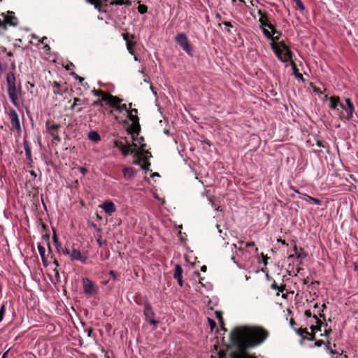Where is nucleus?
Listing matches in <instances>:
<instances>
[{"label":"nucleus","mask_w":358,"mask_h":358,"mask_svg":"<svg viewBox=\"0 0 358 358\" xmlns=\"http://www.w3.org/2000/svg\"><path fill=\"white\" fill-rule=\"evenodd\" d=\"M53 263L55 265V268H54V271L55 273V276L57 278H59V273L57 270V267L59 266V262L56 259H55Z\"/></svg>","instance_id":"45"},{"label":"nucleus","mask_w":358,"mask_h":358,"mask_svg":"<svg viewBox=\"0 0 358 358\" xmlns=\"http://www.w3.org/2000/svg\"><path fill=\"white\" fill-rule=\"evenodd\" d=\"M296 333L301 337V341L308 340V341H314L315 340V336L314 332H309L307 328H299L294 329ZM302 341H301V343Z\"/></svg>","instance_id":"12"},{"label":"nucleus","mask_w":358,"mask_h":358,"mask_svg":"<svg viewBox=\"0 0 358 358\" xmlns=\"http://www.w3.org/2000/svg\"><path fill=\"white\" fill-rule=\"evenodd\" d=\"M108 0H86V1L94 6V8L99 11V12H106L105 7H106L108 5L106 2Z\"/></svg>","instance_id":"16"},{"label":"nucleus","mask_w":358,"mask_h":358,"mask_svg":"<svg viewBox=\"0 0 358 358\" xmlns=\"http://www.w3.org/2000/svg\"><path fill=\"white\" fill-rule=\"evenodd\" d=\"M71 250H69L66 248L62 250V252L64 255H69V256L71 255Z\"/></svg>","instance_id":"59"},{"label":"nucleus","mask_w":358,"mask_h":358,"mask_svg":"<svg viewBox=\"0 0 358 358\" xmlns=\"http://www.w3.org/2000/svg\"><path fill=\"white\" fill-rule=\"evenodd\" d=\"M285 284L282 281V282L278 286V292L277 293V296H279V292L283 293V292L285 290Z\"/></svg>","instance_id":"48"},{"label":"nucleus","mask_w":358,"mask_h":358,"mask_svg":"<svg viewBox=\"0 0 358 358\" xmlns=\"http://www.w3.org/2000/svg\"><path fill=\"white\" fill-rule=\"evenodd\" d=\"M26 88L29 92H30L31 94H33L34 92L33 91V89L34 88V85L31 83V82L28 81L26 83Z\"/></svg>","instance_id":"42"},{"label":"nucleus","mask_w":358,"mask_h":358,"mask_svg":"<svg viewBox=\"0 0 358 358\" xmlns=\"http://www.w3.org/2000/svg\"><path fill=\"white\" fill-rule=\"evenodd\" d=\"M208 322L211 330L213 331L216 327V322L210 317H208Z\"/></svg>","instance_id":"46"},{"label":"nucleus","mask_w":358,"mask_h":358,"mask_svg":"<svg viewBox=\"0 0 358 358\" xmlns=\"http://www.w3.org/2000/svg\"><path fill=\"white\" fill-rule=\"evenodd\" d=\"M136 141H133V143H132L131 144H130V145H131V148L132 150H136V148H137V146H138V145H137V143H136Z\"/></svg>","instance_id":"62"},{"label":"nucleus","mask_w":358,"mask_h":358,"mask_svg":"<svg viewBox=\"0 0 358 358\" xmlns=\"http://www.w3.org/2000/svg\"><path fill=\"white\" fill-rule=\"evenodd\" d=\"M326 350L329 352L330 354L334 355V354H338L336 350H333L330 346V341L328 339L327 343L326 345Z\"/></svg>","instance_id":"43"},{"label":"nucleus","mask_w":358,"mask_h":358,"mask_svg":"<svg viewBox=\"0 0 358 358\" xmlns=\"http://www.w3.org/2000/svg\"><path fill=\"white\" fill-rule=\"evenodd\" d=\"M294 1L296 3L297 7L300 9V10L303 11L305 10V6H304L303 2L301 1V0H294Z\"/></svg>","instance_id":"44"},{"label":"nucleus","mask_w":358,"mask_h":358,"mask_svg":"<svg viewBox=\"0 0 358 358\" xmlns=\"http://www.w3.org/2000/svg\"><path fill=\"white\" fill-rule=\"evenodd\" d=\"M83 292L88 296H95L99 293V287L87 278L82 279Z\"/></svg>","instance_id":"5"},{"label":"nucleus","mask_w":358,"mask_h":358,"mask_svg":"<svg viewBox=\"0 0 358 358\" xmlns=\"http://www.w3.org/2000/svg\"><path fill=\"white\" fill-rule=\"evenodd\" d=\"M323 312H324V311H323V309H321V310L320 309V310L317 311V313H318L319 317H320V318H322L323 320H324V321H325V320H326V319H325V315H324V314L323 313Z\"/></svg>","instance_id":"54"},{"label":"nucleus","mask_w":358,"mask_h":358,"mask_svg":"<svg viewBox=\"0 0 358 358\" xmlns=\"http://www.w3.org/2000/svg\"><path fill=\"white\" fill-rule=\"evenodd\" d=\"M128 113V118L130 121H131L133 123L135 124V126L136 127V124L138 127H139V118L137 116L138 110L136 108L130 109L127 112Z\"/></svg>","instance_id":"19"},{"label":"nucleus","mask_w":358,"mask_h":358,"mask_svg":"<svg viewBox=\"0 0 358 358\" xmlns=\"http://www.w3.org/2000/svg\"><path fill=\"white\" fill-rule=\"evenodd\" d=\"M77 106H78V104L77 103L75 102V99H73V104L71 106V110H76L77 109Z\"/></svg>","instance_id":"61"},{"label":"nucleus","mask_w":358,"mask_h":358,"mask_svg":"<svg viewBox=\"0 0 358 358\" xmlns=\"http://www.w3.org/2000/svg\"><path fill=\"white\" fill-rule=\"evenodd\" d=\"M262 257V259H263V262H264V264L266 266L267 265V260H268V257L267 255H264V253H262L261 254Z\"/></svg>","instance_id":"56"},{"label":"nucleus","mask_w":358,"mask_h":358,"mask_svg":"<svg viewBox=\"0 0 358 358\" xmlns=\"http://www.w3.org/2000/svg\"><path fill=\"white\" fill-rule=\"evenodd\" d=\"M43 48L45 50V52H50L51 49L50 45L48 44H45Z\"/></svg>","instance_id":"64"},{"label":"nucleus","mask_w":358,"mask_h":358,"mask_svg":"<svg viewBox=\"0 0 358 358\" xmlns=\"http://www.w3.org/2000/svg\"><path fill=\"white\" fill-rule=\"evenodd\" d=\"M324 344V342L322 340H317L312 347H321Z\"/></svg>","instance_id":"51"},{"label":"nucleus","mask_w":358,"mask_h":358,"mask_svg":"<svg viewBox=\"0 0 358 358\" xmlns=\"http://www.w3.org/2000/svg\"><path fill=\"white\" fill-rule=\"evenodd\" d=\"M329 107L334 110L338 109V107L344 108V104L341 102L338 96H334L329 98Z\"/></svg>","instance_id":"18"},{"label":"nucleus","mask_w":358,"mask_h":358,"mask_svg":"<svg viewBox=\"0 0 358 358\" xmlns=\"http://www.w3.org/2000/svg\"><path fill=\"white\" fill-rule=\"evenodd\" d=\"M308 254L303 251V249L300 248V252L296 255V258L303 259Z\"/></svg>","instance_id":"38"},{"label":"nucleus","mask_w":358,"mask_h":358,"mask_svg":"<svg viewBox=\"0 0 358 358\" xmlns=\"http://www.w3.org/2000/svg\"><path fill=\"white\" fill-rule=\"evenodd\" d=\"M143 315L150 324L157 326L159 324V321L155 320V313L149 301L144 303Z\"/></svg>","instance_id":"7"},{"label":"nucleus","mask_w":358,"mask_h":358,"mask_svg":"<svg viewBox=\"0 0 358 358\" xmlns=\"http://www.w3.org/2000/svg\"><path fill=\"white\" fill-rule=\"evenodd\" d=\"M182 272H183V270H182V268L181 267V266L179 264H176L175 266V268H174L173 278L176 280L178 279V278H182Z\"/></svg>","instance_id":"27"},{"label":"nucleus","mask_w":358,"mask_h":358,"mask_svg":"<svg viewBox=\"0 0 358 358\" xmlns=\"http://www.w3.org/2000/svg\"><path fill=\"white\" fill-rule=\"evenodd\" d=\"M74 78L76 80H79V82L82 84V83L84 81V78L77 74L74 73Z\"/></svg>","instance_id":"55"},{"label":"nucleus","mask_w":358,"mask_h":358,"mask_svg":"<svg viewBox=\"0 0 358 358\" xmlns=\"http://www.w3.org/2000/svg\"><path fill=\"white\" fill-rule=\"evenodd\" d=\"M138 11L141 13V14H144L145 13H147L148 11V7L147 6L144 5V4H140L138 8Z\"/></svg>","instance_id":"37"},{"label":"nucleus","mask_w":358,"mask_h":358,"mask_svg":"<svg viewBox=\"0 0 358 358\" xmlns=\"http://www.w3.org/2000/svg\"><path fill=\"white\" fill-rule=\"evenodd\" d=\"M292 57H293V55ZM288 61H290V65L293 71V74L295 76L296 78L304 80L302 74L299 71L296 63L292 60V57H291V59Z\"/></svg>","instance_id":"23"},{"label":"nucleus","mask_w":358,"mask_h":358,"mask_svg":"<svg viewBox=\"0 0 358 358\" xmlns=\"http://www.w3.org/2000/svg\"><path fill=\"white\" fill-rule=\"evenodd\" d=\"M261 27L266 37L272 40L271 46L278 59L282 62H288L293 53L284 41H278V36H274L277 33L275 26L269 21L262 24Z\"/></svg>","instance_id":"2"},{"label":"nucleus","mask_w":358,"mask_h":358,"mask_svg":"<svg viewBox=\"0 0 358 358\" xmlns=\"http://www.w3.org/2000/svg\"><path fill=\"white\" fill-rule=\"evenodd\" d=\"M23 146L28 163L30 164L33 162L30 143L27 141L24 140L23 142Z\"/></svg>","instance_id":"20"},{"label":"nucleus","mask_w":358,"mask_h":358,"mask_svg":"<svg viewBox=\"0 0 358 358\" xmlns=\"http://www.w3.org/2000/svg\"><path fill=\"white\" fill-rule=\"evenodd\" d=\"M240 245H243V244H245V247L247 248H249V247H255V244L254 242H249V243H244L243 241H240L238 243Z\"/></svg>","instance_id":"52"},{"label":"nucleus","mask_w":358,"mask_h":358,"mask_svg":"<svg viewBox=\"0 0 358 358\" xmlns=\"http://www.w3.org/2000/svg\"><path fill=\"white\" fill-rule=\"evenodd\" d=\"M116 110L119 112V113H122L123 110H127L128 112V108H127V105L124 103V104H120L119 103L118 104V106L117 107Z\"/></svg>","instance_id":"41"},{"label":"nucleus","mask_w":358,"mask_h":358,"mask_svg":"<svg viewBox=\"0 0 358 358\" xmlns=\"http://www.w3.org/2000/svg\"><path fill=\"white\" fill-rule=\"evenodd\" d=\"M102 101H103L101 100V99L100 100H96V101H93L92 105L94 107H96V106H101V107H102L103 106Z\"/></svg>","instance_id":"49"},{"label":"nucleus","mask_w":358,"mask_h":358,"mask_svg":"<svg viewBox=\"0 0 358 358\" xmlns=\"http://www.w3.org/2000/svg\"><path fill=\"white\" fill-rule=\"evenodd\" d=\"M92 93L96 96H99L101 97V100L103 101V98L108 94V93L105 92L104 91L101 90H96V89H94L92 91Z\"/></svg>","instance_id":"35"},{"label":"nucleus","mask_w":358,"mask_h":358,"mask_svg":"<svg viewBox=\"0 0 358 358\" xmlns=\"http://www.w3.org/2000/svg\"><path fill=\"white\" fill-rule=\"evenodd\" d=\"M123 39L126 41L127 49L131 55H135V47L136 42L134 41L136 36L134 34H129V33L122 34ZM135 60H137V57L134 56Z\"/></svg>","instance_id":"9"},{"label":"nucleus","mask_w":358,"mask_h":358,"mask_svg":"<svg viewBox=\"0 0 358 358\" xmlns=\"http://www.w3.org/2000/svg\"><path fill=\"white\" fill-rule=\"evenodd\" d=\"M1 16L4 17L5 29H7L8 25L15 27L18 24V20L13 12L8 11L7 14L1 13Z\"/></svg>","instance_id":"11"},{"label":"nucleus","mask_w":358,"mask_h":358,"mask_svg":"<svg viewBox=\"0 0 358 358\" xmlns=\"http://www.w3.org/2000/svg\"><path fill=\"white\" fill-rule=\"evenodd\" d=\"M141 131V125L139 124V127L136 125V127L135 126V124L132 122V124L127 129V132L129 134H131L134 136V134L138 135Z\"/></svg>","instance_id":"26"},{"label":"nucleus","mask_w":358,"mask_h":358,"mask_svg":"<svg viewBox=\"0 0 358 358\" xmlns=\"http://www.w3.org/2000/svg\"><path fill=\"white\" fill-rule=\"evenodd\" d=\"M176 42L189 56H193V48L190 44L187 36L184 33L178 34L176 36Z\"/></svg>","instance_id":"4"},{"label":"nucleus","mask_w":358,"mask_h":358,"mask_svg":"<svg viewBox=\"0 0 358 358\" xmlns=\"http://www.w3.org/2000/svg\"><path fill=\"white\" fill-rule=\"evenodd\" d=\"M150 165H151V164L149 162V160H143L142 164H141V167L142 169H143L145 171H147L150 170Z\"/></svg>","instance_id":"36"},{"label":"nucleus","mask_w":358,"mask_h":358,"mask_svg":"<svg viewBox=\"0 0 358 358\" xmlns=\"http://www.w3.org/2000/svg\"><path fill=\"white\" fill-rule=\"evenodd\" d=\"M110 4L131 6V1L130 0H111Z\"/></svg>","instance_id":"34"},{"label":"nucleus","mask_w":358,"mask_h":358,"mask_svg":"<svg viewBox=\"0 0 358 358\" xmlns=\"http://www.w3.org/2000/svg\"><path fill=\"white\" fill-rule=\"evenodd\" d=\"M99 208H102L108 215H111L116 211V207L111 201L103 202L101 205H99Z\"/></svg>","instance_id":"17"},{"label":"nucleus","mask_w":358,"mask_h":358,"mask_svg":"<svg viewBox=\"0 0 358 358\" xmlns=\"http://www.w3.org/2000/svg\"><path fill=\"white\" fill-rule=\"evenodd\" d=\"M132 138H133L134 141H137L140 144V145H141V144H145L144 143L145 140H144V138L143 136H141L140 138L132 136Z\"/></svg>","instance_id":"47"},{"label":"nucleus","mask_w":358,"mask_h":358,"mask_svg":"<svg viewBox=\"0 0 358 358\" xmlns=\"http://www.w3.org/2000/svg\"><path fill=\"white\" fill-rule=\"evenodd\" d=\"M303 197L302 199L303 200H306V201H313L314 203H315L316 205H321L322 203V201L319 199H317V198H315V197H312L306 194H303Z\"/></svg>","instance_id":"28"},{"label":"nucleus","mask_w":358,"mask_h":358,"mask_svg":"<svg viewBox=\"0 0 358 358\" xmlns=\"http://www.w3.org/2000/svg\"><path fill=\"white\" fill-rule=\"evenodd\" d=\"M52 92L55 95H62L63 94V92H62V86L59 83H58L57 81H54L52 83Z\"/></svg>","instance_id":"24"},{"label":"nucleus","mask_w":358,"mask_h":358,"mask_svg":"<svg viewBox=\"0 0 358 358\" xmlns=\"http://www.w3.org/2000/svg\"><path fill=\"white\" fill-rule=\"evenodd\" d=\"M9 117L10 118V123H11L12 127L20 132L21 127H20L18 115L14 109L10 110Z\"/></svg>","instance_id":"14"},{"label":"nucleus","mask_w":358,"mask_h":358,"mask_svg":"<svg viewBox=\"0 0 358 358\" xmlns=\"http://www.w3.org/2000/svg\"><path fill=\"white\" fill-rule=\"evenodd\" d=\"M215 315H216L217 319L219 320V322L220 324L222 329L224 330V331H227V330L224 327V319L222 317V313L221 311H216Z\"/></svg>","instance_id":"33"},{"label":"nucleus","mask_w":358,"mask_h":358,"mask_svg":"<svg viewBox=\"0 0 358 358\" xmlns=\"http://www.w3.org/2000/svg\"><path fill=\"white\" fill-rule=\"evenodd\" d=\"M86 331H87V336L89 337H91L92 334L93 329L92 328H89V329H86Z\"/></svg>","instance_id":"63"},{"label":"nucleus","mask_w":358,"mask_h":358,"mask_svg":"<svg viewBox=\"0 0 358 358\" xmlns=\"http://www.w3.org/2000/svg\"><path fill=\"white\" fill-rule=\"evenodd\" d=\"M278 286L279 285L275 282V281H273V282L271 285V288L272 289L278 290Z\"/></svg>","instance_id":"58"},{"label":"nucleus","mask_w":358,"mask_h":358,"mask_svg":"<svg viewBox=\"0 0 358 358\" xmlns=\"http://www.w3.org/2000/svg\"><path fill=\"white\" fill-rule=\"evenodd\" d=\"M269 335V331L262 326L236 327L230 334L229 352L220 351L219 358H258L248 350L263 344Z\"/></svg>","instance_id":"1"},{"label":"nucleus","mask_w":358,"mask_h":358,"mask_svg":"<svg viewBox=\"0 0 358 358\" xmlns=\"http://www.w3.org/2000/svg\"><path fill=\"white\" fill-rule=\"evenodd\" d=\"M88 138L92 141H99L101 140L100 135L95 131H91L88 133Z\"/></svg>","instance_id":"32"},{"label":"nucleus","mask_w":358,"mask_h":358,"mask_svg":"<svg viewBox=\"0 0 358 358\" xmlns=\"http://www.w3.org/2000/svg\"><path fill=\"white\" fill-rule=\"evenodd\" d=\"M6 308L5 306L3 305L0 308V322L3 320L4 314H5Z\"/></svg>","instance_id":"50"},{"label":"nucleus","mask_w":358,"mask_h":358,"mask_svg":"<svg viewBox=\"0 0 358 358\" xmlns=\"http://www.w3.org/2000/svg\"><path fill=\"white\" fill-rule=\"evenodd\" d=\"M134 156L136 157V159L134 162V164L136 165L141 166V164L143 161V157L142 154H140L137 150H134V152L133 153Z\"/></svg>","instance_id":"31"},{"label":"nucleus","mask_w":358,"mask_h":358,"mask_svg":"<svg viewBox=\"0 0 358 358\" xmlns=\"http://www.w3.org/2000/svg\"><path fill=\"white\" fill-rule=\"evenodd\" d=\"M109 274L114 280H116L119 276L118 273L113 270L110 271Z\"/></svg>","instance_id":"53"},{"label":"nucleus","mask_w":358,"mask_h":358,"mask_svg":"<svg viewBox=\"0 0 358 358\" xmlns=\"http://www.w3.org/2000/svg\"><path fill=\"white\" fill-rule=\"evenodd\" d=\"M45 127L47 129V131L50 134V136L52 137L54 141H56L57 142L61 141V138L58 134L59 129H60L61 126L59 124L55 123L53 121L48 120L45 122Z\"/></svg>","instance_id":"8"},{"label":"nucleus","mask_w":358,"mask_h":358,"mask_svg":"<svg viewBox=\"0 0 358 358\" xmlns=\"http://www.w3.org/2000/svg\"><path fill=\"white\" fill-rule=\"evenodd\" d=\"M316 145L320 148H326V145H324L323 142L320 140L317 141Z\"/></svg>","instance_id":"57"},{"label":"nucleus","mask_w":358,"mask_h":358,"mask_svg":"<svg viewBox=\"0 0 358 358\" xmlns=\"http://www.w3.org/2000/svg\"><path fill=\"white\" fill-rule=\"evenodd\" d=\"M114 146L120 150L123 156H127L134 152V150L131 148V145L128 143L126 137L122 138V140H115Z\"/></svg>","instance_id":"6"},{"label":"nucleus","mask_w":358,"mask_h":358,"mask_svg":"<svg viewBox=\"0 0 358 358\" xmlns=\"http://www.w3.org/2000/svg\"><path fill=\"white\" fill-rule=\"evenodd\" d=\"M15 76L13 73L9 72L6 75L7 91L10 101L15 106H18V96L22 94L20 85L16 86Z\"/></svg>","instance_id":"3"},{"label":"nucleus","mask_w":358,"mask_h":358,"mask_svg":"<svg viewBox=\"0 0 358 358\" xmlns=\"http://www.w3.org/2000/svg\"><path fill=\"white\" fill-rule=\"evenodd\" d=\"M306 317H311L313 315H312V313L310 310H306L304 313Z\"/></svg>","instance_id":"60"},{"label":"nucleus","mask_w":358,"mask_h":358,"mask_svg":"<svg viewBox=\"0 0 358 358\" xmlns=\"http://www.w3.org/2000/svg\"><path fill=\"white\" fill-rule=\"evenodd\" d=\"M103 101H106L110 107L116 109L118 104L122 103V99L108 93V94L103 98Z\"/></svg>","instance_id":"13"},{"label":"nucleus","mask_w":358,"mask_h":358,"mask_svg":"<svg viewBox=\"0 0 358 358\" xmlns=\"http://www.w3.org/2000/svg\"><path fill=\"white\" fill-rule=\"evenodd\" d=\"M258 15H259V22L260 24H263L264 22H269L268 14L265 12L262 11L261 10H258Z\"/></svg>","instance_id":"30"},{"label":"nucleus","mask_w":358,"mask_h":358,"mask_svg":"<svg viewBox=\"0 0 358 358\" xmlns=\"http://www.w3.org/2000/svg\"><path fill=\"white\" fill-rule=\"evenodd\" d=\"M70 259L71 261H80L85 264L86 263L87 257L83 255L79 250L73 248L71 252Z\"/></svg>","instance_id":"15"},{"label":"nucleus","mask_w":358,"mask_h":358,"mask_svg":"<svg viewBox=\"0 0 358 358\" xmlns=\"http://www.w3.org/2000/svg\"><path fill=\"white\" fill-rule=\"evenodd\" d=\"M313 317L315 320L316 325H311L310 328L311 331L314 332V334L315 335L317 331H320L322 330L323 322L320 319L317 317L316 314H314Z\"/></svg>","instance_id":"22"},{"label":"nucleus","mask_w":358,"mask_h":358,"mask_svg":"<svg viewBox=\"0 0 358 358\" xmlns=\"http://www.w3.org/2000/svg\"><path fill=\"white\" fill-rule=\"evenodd\" d=\"M146 144H141L137 150L140 154H142L143 160H149V158L152 157V153L146 149Z\"/></svg>","instance_id":"21"},{"label":"nucleus","mask_w":358,"mask_h":358,"mask_svg":"<svg viewBox=\"0 0 358 358\" xmlns=\"http://www.w3.org/2000/svg\"><path fill=\"white\" fill-rule=\"evenodd\" d=\"M75 102L77 103L78 105H83V104H87L88 103L87 99H80L78 97H75Z\"/></svg>","instance_id":"39"},{"label":"nucleus","mask_w":358,"mask_h":358,"mask_svg":"<svg viewBox=\"0 0 358 358\" xmlns=\"http://www.w3.org/2000/svg\"><path fill=\"white\" fill-rule=\"evenodd\" d=\"M346 106L344 105V108H342L345 112H341L340 117L341 120L345 119L347 120H350L352 117L355 107L352 101L350 98L345 99Z\"/></svg>","instance_id":"10"},{"label":"nucleus","mask_w":358,"mask_h":358,"mask_svg":"<svg viewBox=\"0 0 358 358\" xmlns=\"http://www.w3.org/2000/svg\"><path fill=\"white\" fill-rule=\"evenodd\" d=\"M124 177L131 178L134 176L135 171L132 167H126L122 170Z\"/></svg>","instance_id":"29"},{"label":"nucleus","mask_w":358,"mask_h":358,"mask_svg":"<svg viewBox=\"0 0 358 358\" xmlns=\"http://www.w3.org/2000/svg\"><path fill=\"white\" fill-rule=\"evenodd\" d=\"M38 252H39V254H40V256L41 257V259H42V262H43V264L44 266H48V260H47V258L45 257V248L39 244L38 245Z\"/></svg>","instance_id":"25"},{"label":"nucleus","mask_w":358,"mask_h":358,"mask_svg":"<svg viewBox=\"0 0 358 358\" xmlns=\"http://www.w3.org/2000/svg\"><path fill=\"white\" fill-rule=\"evenodd\" d=\"M324 327H325L324 333L322 334L321 336H325L329 338L330 334L332 332V329L331 327L327 328V323L324 324Z\"/></svg>","instance_id":"40"}]
</instances>
